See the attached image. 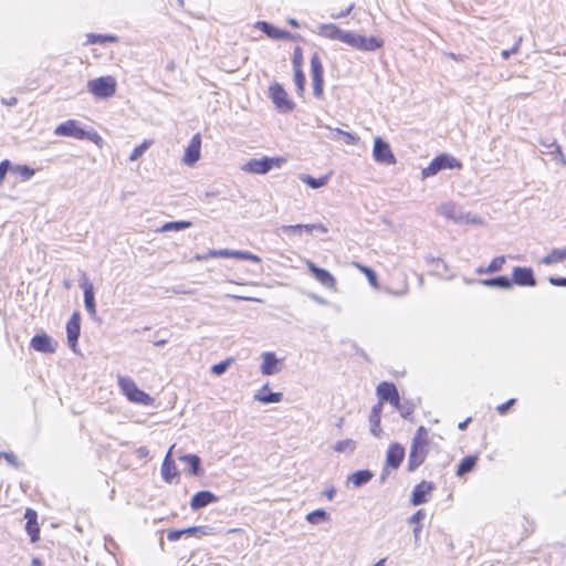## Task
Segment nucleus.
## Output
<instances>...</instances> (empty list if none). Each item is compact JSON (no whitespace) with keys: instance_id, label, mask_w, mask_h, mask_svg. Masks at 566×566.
<instances>
[{"instance_id":"35","label":"nucleus","mask_w":566,"mask_h":566,"mask_svg":"<svg viewBox=\"0 0 566 566\" xmlns=\"http://www.w3.org/2000/svg\"><path fill=\"white\" fill-rule=\"evenodd\" d=\"M281 361L276 359L274 356H265V359L262 364V373L264 375H272L280 370L279 365Z\"/></svg>"},{"instance_id":"25","label":"nucleus","mask_w":566,"mask_h":566,"mask_svg":"<svg viewBox=\"0 0 566 566\" xmlns=\"http://www.w3.org/2000/svg\"><path fill=\"white\" fill-rule=\"evenodd\" d=\"M283 398L281 392H271L269 385L262 386V388L254 395V399L262 403H276Z\"/></svg>"},{"instance_id":"50","label":"nucleus","mask_w":566,"mask_h":566,"mask_svg":"<svg viewBox=\"0 0 566 566\" xmlns=\"http://www.w3.org/2000/svg\"><path fill=\"white\" fill-rule=\"evenodd\" d=\"M88 43H96V42H105V41H114L115 38L111 35H96V34H88Z\"/></svg>"},{"instance_id":"43","label":"nucleus","mask_w":566,"mask_h":566,"mask_svg":"<svg viewBox=\"0 0 566 566\" xmlns=\"http://www.w3.org/2000/svg\"><path fill=\"white\" fill-rule=\"evenodd\" d=\"M277 233L287 235L295 234L301 237L303 234V228H301V224L282 226L277 229Z\"/></svg>"},{"instance_id":"48","label":"nucleus","mask_w":566,"mask_h":566,"mask_svg":"<svg viewBox=\"0 0 566 566\" xmlns=\"http://www.w3.org/2000/svg\"><path fill=\"white\" fill-rule=\"evenodd\" d=\"M522 41H523V38H522V36H520V38L516 40V42H515V44L513 45V48H511V49H509V50H503V51H502V53H501L502 57H503L504 60H507L512 54H515V53L518 51V49H520V45H521Z\"/></svg>"},{"instance_id":"6","label":"nucleus","mask_w":566,"mask_h":566,"mask_svg":"<svg viewBox=\"0 0 566 566\" xmlns=\"http://www.w3.org/2000/svg\"><path fill=\"white\" fill-rule=\"evenodd\" d=\"M87 91L98 99L109 98L116 93V81L113 76H101L87 82Z\"/></svg>"},{"instance_id":"46","label":"nucleus","mask_w":566,"mask_h":566,"mask_svg":"<svg viewBox=\"0 0 566 566\" xmlns=\"http://www.w3.org/2000/svg\"><path fill=\"white\" fill-rule=\"evenodd\" d=\"M301 228H303V233L312 234L314 231L321 232V233H327L328 229L322 223H311V224H301Z\"/></svg>"},{"instance_id":"24","label":"nucleus","mask_w":566,"mask_h":566,"mask_svg":"<svg viewBox=\"0 0 566 566\" xmlns=\"http://www.w3.org/2000/svg\"><path fill=\"white\" fill-rule=\"evenodd\" d=\"M438 213L442 217L452 220L453 222L458 223V220H461L462 218V209L459 208L453 202H444L441 203L438 209Z\"/></svg>"},{"instance_id":"4","label":"nucleus","mask_w":566,"mask_h":566,"mask_svg":"<svg viewBox=\"0 0 566 566\" xmlns=\"http://www.w3.org/2000/svg\"><path fill=\"white\" fill-rule=\"evenodd\" d=\"M56 136L73 137L76 139H88L95 144H99L102 137L94 130L87 132L80 126V123L75 119H69L61 123L54 129Z\"/></svg>"},{"instance_id":"33","label":"nucleus","mask_w":566,"mask_h":566,"mask_svg":"<svg viewBox=\"0 0 566 566\" xmlns=\"http://www.w3.org/2000/svg\"><path fill=\"white\" fill-rule=\"evenodd\" d=\"M374 474L369 470H359L354 472L348 480L355 485L360 486L373 479Z\"/></svg>"},{"instance_id":"49","label":"nucleus","mask_w":566,"mask_h":566,"mask_svg":"<svg viewBox=\"0 0 566 566\" xmlns=\"http://www.w3.org/2000/svg\"><path fill=\"white\" fill-rule=\"evenodd\" d=\"M230 363H231V359H226V360H223V361H221L219 364L213 365L212 366V373L214 375L223 374L227 370V368L229 367Z\"/></svg>"},{"instance_id":"44","label":"nucleus","mask_w":566,"mask_h":566,"mask_svg":"<svg viewBox=\"0 0 566 566\" xmlns=\"http://www.w3.org/2000/svg\"><path fill=\"white\" fill-rule=\"evenodd\" d=\"M505 264V256H496L494 258L491 263L485 268V272L489 273H495L500 270H502L503 265Z\"/></svg>"},{"instance_id":"23","label":"nucleus","mask_w":566,"mask_h":566,"mask_svg":"<svg viewBox=\"0 0 566 566\" xmlns=\"http://www.w3.org/2000/svg\"><path fill=\"white\" fill-rule=\"evenodd\" d=\"M217 501L218 497L212 492L200 491L191 497L190 506L192 510H199Z\"/></svg>"},{"instance_id":"62","label":"nucleus","mask_w":566,"mask_h":566,"mask_svg":"<svg viewBox=\"0 0 566 566\" xmlns=\"http://www.w3.org/2000/svg\"><path fill=\"white\" fill-rule=\"evenodd\" d=\"M209 258H213L212 255H209V251L205 254H197L195 256L196 260L198 261H203V260H208Z\"/></svg>"},{"instance_id":"55","label":"nucleus","mask_w":566,"mask_h":566,"mask_svg":"<svg viewBox=\"0 0 566 566\" xmlns=\"http://www.w3.org/2000/svg\"><path fill=\"white\" fill-rule=\"evenodd\" d=\"M361 270L366 273L369 283L371 285H376L377 284L376 273L371 269L366 268V266H361Z\"/></svg>"},{"instance_id":"53","label":"nucleus","mask_w":566,"mask_h":566,"mask_svg":"<svg viewBox=\"0 0 566 566\" xmlns=\"http://www.w3.org/2000/svg\"><path fill=\"white\" fill-rule=\"evenodd\" d=\"M301 64H302L301 49L296 48L294 50V55H293V66H294V70L301 69Z\"/></svg>"},{"instance_id":"56","label":"nucleus","mask_w":566,"mask_h":566,"mask_svg":"<svg viewBox=\"0 0 566 566\" xmlns=\"http://www.w3.org/2000/svg\"><path fill=\"white\" fill-rule=\"evenodd\" d=\"M0 458L6 459L11 464H17L18 458L13 452H0Z\"/></svg>"},{"instance_id":"29","label":"nucleus","mask_w":566,"mask_h":566,"mask_svg":"<svg viewBox=\"0 0 566 566\" xmlns=\"http://www.w3.org/2000/svg\"><path fill=\"white\" fill-rule=\"evenodd\" d=\"M566 259V248L565 249H553L547 255H545L541 263L545 265H552L556 263H560Z\"/></svg>"},{"instance_id":"10","label":"nucleus","mask_w":566,"mask_h":566,"mask_svg":"<svg viewBox=\"0 0 566 566\" xmlns=\"http://www.w3.org/2000/svg\"><path fill=\"white\" fill-rule=\"evenodd\" d=\"M324 67L321 57L317 53H314L311 57V76L313 81V94L317 98L323 97L324 93Z\"/></svg>"},{"instance_id":"45","label":"nucleus","mask_w":566,"mask_h":566,"mask_svg":"<svg viewBox=\"0 0 566 566\" xmlns=\"http://www.w3.org/2000/svg\"><path fill=\"white\" fill-rule=\"evenodd\" d=\"M150 144H151V142L144 140L139 146L135 147L134 150L132 151L130 156H129V160L135 161L139 157H142L143 154L148 149Z\"/></svg>"},{"instance_id":"61","label":"nucleus","mask_w":566,"mask_h":566,"mask_svg":"<svg viewBox=\"0 0 566 566\" xmlns=\"http://www.w3.org/2000/svg\"><path fill=\"white\" fill-rule=\"evenodd\" d=\"M353 8H354V4H350L346 10H342V12L339 14H337L335 18L346 17L347 14H349L352 12Z\"/></svg>"},{"instance_id":"12","label":"nucleus","mask_w":566,"mask_h":566,"mask_svg":"<svg viewBox=\"0 0 566 566\" xmlns=\"http://www.w3.org/2000/svg\"><path fill=\"white\" fill-rule=\"evenodd\" d=\"M436 490V484L432 481L422 480L417 483L411 492L410 503L418 506L427 503L432 492Z\"/></svg>"},{"instance_id":"41","label":"nucleus","mask_w":566,"mask_h":566,"mask_svg":"<svg viewBox=\"0 0 566 566\" xmlns=\"http://www.w3.org/2000/svg\"><path fill=\"white\" fill-rule=\"evenodd\" d=\"M294 82L297 93L302 95L305 91V75L302 69L294 70Z\"/></svg>"},{"instance_id":"20","label":"nucleus","mask_w":566,"mask_h":566,"mask_svg":"<svg viewBox=\"0 0 566 566\" xmlns=\"http://www.w3.org/2000/svg\"><path fill=\"white\" fill-rule=\"evenodd\" d=\"M306 265L322 285L329 289L335 286L336 280L327 270L316 266L312 261H306Z\"/></svg>"},{"instance_id":"37","label":"nucleus","mask_w":566,"mask_h":566,"mask_svg":"<svg viewBox=\"0 0 566 566\" xmlns=\"http://www.w3.org/2000/svg\"><path fill=\"white\" fill-rule=\"evenodd\" d=\"M192 226L190 221H171L166 222L160 229V232H168V231H180L188 229Z\"/></svg>"},{"instance_id":"28","label":"nucleus","mask_w":566,"mask_h":566,"mask_svg":"<svg viewBox=\"0 0 566 566\" xmlns=\"http://www.w3.org/2000/svg\"><path fill=\"white\" fill-rule=\"evenodd\" d=\"M478 460H479L478 455L464 457L458 465L457 475L461 478V476L465 475L467 473L471 472L474 469Z\"/></svg>"},{"instance_id":"51","label":"nucleus","mask_w":566,"mask_h":566,"mask_svg":"<svg viewBox=\"0 0 566 566\" xmlns=\"http://www.w3.org/2000/svg\"><path fill=\"white\" fill-rule=\"evenodd\" d=\"M10 161L3 160L0 163V185L3 182L8 170L10 169Z\"/></svg>"},{"instance_id":"2","label":"nucleus","mask_w":566,"mask_h":566,"mask_svg":"<svg viewBox=\"0 0 566 566\" xmlns=\"http://www.w3.org/2000/svg\"><path fill=\"white\" fill-rule=\"evenodd\" d=\"M431 441L430 431L424 426L418 427L411 440L407 470L415 472L422 465L429 453V446Z\"/></svg>"},{"instance_id":"38","label":"nucleus","mask_w":566,"mask_h":566,"mask_svg":"<svg viewBox=\"0 0 566 566\" xmlns=\"http://www.w3.org/2000/svg\"><path fill=\"white\" fill-rule=\"evenodd\" d=\"M426 516V513L423 510H418L416 513H413L411 515V517L409 518V522L411 524H415L416 527L413 530V533H415V536L418 537L420 532H421V522L422 520Z\"/></svg>"},{"instance_id":"16","label":"nucleus","mask_w":566,"mask_h":566,"mask_svg":"<svg viewBox=\"0 0 566 566\" xmlns=\"http://www.w3.org/2000/svg\"><path fill=\"white\" fill-rule=\"evenodd\" d=\"M405 448L397 442L389 444L386 454V467L394 470L398 469L405 459Z\"/></svg>"},{"instance_id":"64","label":"nucleus","mask_w":566,"mask_h":566,"mask_svg":"<svg viewBox=\"0 0 566 566\" xmlns=\"http://www.w3.org/2000/svg\"><path fill=\"white\" fill-rule=\"evenodd\" d=\"M2 103L8 105V106H13V105L17 104V98L15 97H10L8 101L2 99Z\"/></svg>"},{"instance_id":"30","label":"nucleus","mask_w":566,"mask_h":566,"mask_svg":"<svg viewBox=\"0 0 566 566\" xmlns=\"http://www.w3.org/2000/svg\"><path fill=\"white\" fill-rule=\"evenodd\" d=\"M84 305L86 311L91 316L96 315V306H95V297H94V287L93 284L85 283V293H84Z\"/></svg>"},{"instance_id":"63","label":"nucleus","mask_w":566,"mask_h":566,"mask_svg":"<svg viewBox=\"0 0 566 566\" xmlns=\"http://www.w3.org/2000/svg\"><path fill=\"white\" fill-rule=\"evenodd\" d=\"M470 421H471V418H467L464 421H462V422H460V423L458 424V428H459L460 430H464V429H467V427H468V424H469V422H470Z\"/></svg>"},{"instance_id":"26","label":"nucleus","mask_w":566,"mask_h":566,"mask_svg":"<svg viewBox=\"0 0 566 566\" xmlns=\"http://www.w3.org/2000/svg\"><path fill=\"white\" fill-rule=\"evenodd\" d=\"M255 27L263 31L269 38L274 40H282L290 36V33L285 30L277 29L265 21H259Z\"/></svg>"},{"instance_id":"42","label":"nucleus","mask_w":566,"mask_h":566,"mask_svg":"<svg viewBox=\"0 0 566 566\" xmlns=\"http://www.w3.org/2000/svg\"><path fill=\"white\" fill-rule=\"evenodd\" d=\"M327 518V513L324 510H315L306 515V521L311 524H317Z\"/></svg>"},{"instance_id":"40","label":"nucleus","mask_w":566,"mask_h":566,"mask_svg":"<svg viewBox=\"0 0 566 566\" xmlns=\"http://www.w3.org/2000/svg\"><path fill=\"white\" fill-rule=\"evenodd\" d=\"M356 448V442L352 439H345V440H342V441H338L335 447H334V450L337 451V452H353Z\"/></svg>"},{"instance_id":"1","label":"nucleus","mask_w":566,"mask_h":566,"mask_svg":"<svg viewBox=\"0 0 566 566\" xmlns=\"http://www.w3.org/2000/svg\"><path fill=\"white\" fill-rule=\"evenodd\" d=\"M318 34L331 40H338L360 51H376L384 45V41L378 38L344 31L332 23L319 25Z\"/></svg>"},{"instance_id":"54","label":"nucleus","mask_w":566,"mask_h":566,"mask_svg":"<svg viewBox=\"0 0 566 566\" xmlns=\"http://www.w3.org/2000/svg\"><path fill=\"white\" fill-rule=\"evenodd\" d=\"M184 535V530H170L167 533V538L170 542L178 541Z\"/></svg>"},{"instance_id":"31","label":"nucleus","mask_w":566,"mask_h":566,"mask_svg":"<svg viewBox=\"0 0 566 566\" xmlns=\"http://www.w3.org/2000/svg\"><path fill=\"white\" fill-rule=\"evenodd\" d=\"M481 283L489 287H500L503 290H510L513 286L512 280L507 276H497L493 279L482 280Z\"/></svg>"},{"instance_id":"7","label":"nucleus","mask_w":566,"mask_h":566,"mask_svg":"<svg viewBox=\"0 0 566 566\" xmlns=\"http://www.w3.org/2000/svg\"><path fill=\"white\" fill-rule=\"evenodd\" d=\"M460 167H461V163L458 161L454 157L447 155V154H441V155L437 156L429 164L428 167L422 169L421 175H422V178L426 179V178L437 175L440 170H442L444 168H460Z\"/></svg>"},{"instance_id":"60","label":"nucleus","mask_w":566,"mask_h":566,"mask_svg":"<svg viewBox=\"0 0 566 566\" xmlns=\"http://www.w3.org/2000/svg\"><path fill=\"white\" fill-rule=\"evenodd\" d=\"M81 274H82L81 286L85 291V283L86 284H92V283L88 281V277L84 271H82Z\"/></svg>"},{"instance_id":"11","label":"nucleus","mask_w":566,"mask_h":566,"mask_svg":"<svg viewBox=\"0 0 566 566\" xmlns=\"http://www.w3.org/2000/svg\"><path fill=\"white\" fill-rule=\"evenodd\" d=\"M269 95L275 107L281 113H287L294 109V103L289 99L287 93L279 83L270 85Z\"/></svg>"},{"instance_id":"27","label":"nucleus","mask_w":566,"mask_h":566,"mask_svg":"<svg viewBox=\"0 0 566 566\" xmlns=\"http://www.w3.org/2000/svg\"><path fill=\"white\" fill-rule=\"evenodd\" d=\"M381 405H376L373 407L370 415H369V423H370V431L375 437H380L381 434Z\"/></svg>"},{"instance_id":"32","label":"nucleus","mask_w":566,"mask_h":566,"mask_svg":"<svg viewBox=\"0 0 566 566\" xmlns=\"http://www.w3.org/2000/svg\"><path fill=\"white\" fill-rule=\"evenodd\" d=\"M332 133L336 134L332 137V139L338 140L339 137L344 138L345 144L347 145H356L359 142V137L353 133L345 132L340 128H332L327 127Z\"/></svg>"},{"instance_id":"5","label":"nucleus","mask_w":566,"mask_h":566,"mask_svg":"<svg viewBox=\"0 0 566 566\" xmlns=\"http://www.w3.org/2000/svg\"><path fill=\"white\" fill-rule=\"evenodd\" d=\"M286 163V159L284 157H262V158H253L247 161L242 167L241 170L254 174V175H265L268 174L272 168L276 167L280 168L283 164Z\"/></svg>"},{"instance_id":"13","label":"nucleus","mask_w":566,"mask_h":566,"mask_svg":"<svg viewBox=\"0 0 566 566\" xmlns=\"http://www.w3.org/2000/svg\"><path fill=\"white\" fill-rule=\"evenodd\" d=\"M209 255L220 256V258H233L239 260L252 261L255 263L261 262V258L256 254L247 251L239 250H230V249H220V250H209Z\"/></svg>"},{"instance_id":"52","label":"nucleus","mask_w":566,"mask_h":566,"mask_svg":"<svg viewBox=\"0 0 566 566\" xmlns=\"http://www.w3.org/2000/svg\"><path fill=\"white\" fill-rule=\"evenodd\" d=\"M514 403H515V399L512 398V399L507 400L506 402L499 405L496 410L500 415H505L507 412V410L510 409V407L513 406Z\"/></svg>"},{"instance_id":"22","label":"nucleus","mask_w":566,"mask_h":566,"mask_svg":"<svg viewBox=\"0 0 566 566\" xmlns=\"http://www.w3.org/2000/svg\"><path fill=\"white\" fill-rule=\"evenodd\" d=\"M539 144L543 147L544 153L553 155L556 160H558L563 166H566V157L556 139H542Z\"/></svg>"},{"instance_id":"57","label":"nucleus","mask_w":566,"mask_h":566,"mask_svg":"<svg viewBox=\"0 0 566 566\" xmlns=\"http://www.w3.org/2000/svg\"><path fill=\"white\" fill-rule=\"evenodd\" d=\"M548 281L554 286H565L566 287V277H554V276H551L548 279Z\"/></svg>"},{"instance_id":"39","label":"nucleus","mask_w":566,"mask_h":566,"mask_svg":"<svg viewBox=\"0 0 566 566\" xmlns=\"http://www.w3.org/2000/svg\"><path fill=\"white\" fill-rule=\"evenodd\" d=\"M458 223L459 224L482 226L484 222L480 217L462 211V218H461V220H458Z\"/></svg>"},{"instance_id":"17","label":"nucleus","mask_w":566,"mask_h":566,"mask_svg":"<svg viewBox=\"0 0 566 566\" xmlns=\"http://www.w3.org/2000/svg\"><path fill=\"white\" fill-rule=\"evenodd\" d=\"M81 331V317L74 313L66 324L67 343L73 352H76L77 339Z\"/></svg>"},{"instance_id":"59","label":"nucleus","mask_w":566,"mask_h":566,"mask_svg":"<svg viewBox=\"0 0 566 566\" xmlns=\"http://www.w3.org/2000/svg\"><path fill=\"white\" fill-rule=\"evenodd\" d=\"M202 531V527H199V526H191V527H188V528H185L184 530V534H196L198 532H201Z\"/></svg>"},{"instance_id":"34","label":"nucleus","mask_w":566,"mask_h":566,"mask_svg":"<svg viewBox=\"0 0 566 566\" xmlns=\"http://www.w3.org/2000/svg\"><path fill=\"white\" fill-rule=\"evenodd\" d=\"M300 179L304 184H306L308 187H311L313 189H318V188L324 187L328 182L329 176L325 175L319 178H314L310 175H301Z\"/></svg>"},{"instance_id":"3","label":"nucleus","mask_w":566,"mask_h":566,"mask_svg":"<svg viewBox=\"0 0 566 566\" xmlns=\"http://www.w3.org/2000/svg\"><path fill=\"white\" fill-rule=\"evenodd\" d=\"M117 384L122 394L130 402L143 406H151L154 403V398L144 390L139 389L137 384L132 378L127 376H118Z\"/></svg>"},{"instance_id":"9","label":"nucleus","mask_w":566,"mask_h":566,"mask_svg":"<svg viewBox=\"0 0 566 566\" xmlns=\"http://www.w3.org/2000/svg\"><path fill=\"white\" fill-rule=\"evenodd\" d=\"M378 403L384 406L385 402L391 403L396 409L400 410V396L397 387L392 382L381 381L376 389Z\"/></svg>"},{"instance_id":"58","label":"nucleus","mask_w":566,"mask_h":566,"mask_svg":"<svg viewBox=\"0 0 566 566\" xmlns=\"http://www.w3.org/2000/svg\"><path fill=\"white\" fill-rule=\"evenodd\" d=\"M323 494H324V496H325L327 500L332 501V500L334 499L335 494H336V490H335V488H334V486H331V488H327V489L324 491V493H323Z\"/></svg>"},{"instance_id":"15","label":"nucleus","mask_w":566,"mask_h":566,"mask_svg":"<svg viewBox=\"0 0 566 566\" xmlns=\"http://www.w3.org/2000/svg\"><path fill=\"white\" fill-rule=\"evenodd\" d=\"M201 136L196 134L190 139L182 157L184 164L193 166L200 159Z\"/></svg>"},{"instance_id":"21","label":"nucleus","mask_w":566,"mask_h":566,"mask_svg":"<svg viewBox=\"0 0 566 566\" xmlns=\"http://www.w3.org/2000/svg\"><path fill=\"white\" fill-rule=\"evenodd\" d=\"M161 476L167 483H172L175 480H178L179 471L175 461L171 458V449L166 454L163 464H161Z\"/></svg>"},{"instance_id":"14","label":"nucleus","mask_w":566,"mask_h":566,"mask_svg":"<svg viewBox=\"0 0 566 566\" xmlns=\"http://www.w3.org/2000/svg\"><path fill=\"white\" fill-rule=\"evenodd\" d=\"M30 346L35 352L54 353L56 350L57 343L48 334L42 333L32 337Z\"/></svg>"},{"instance_id":"36","label":"nucleus","mask_w":566,"mask_h":566,"mask_svg":"<svg viewBox=\"0 0 566 566\" xmlns=\"http://www.w3.org/2000/svg\"><path fill=\"white\" fill-rule=\"evenodd\" d=\"M181 461L189 464V473L192 475H198L200 473V458L196 454H186L182 455Z\"/></svg>"},{"instance_id":"19","label":"nucleus","mask_w":566,"mask_h":566,"mask_svg":"<svg viewBox=\"0 0 566 566\" xmlns=\"http://www.w3.org/2000/svg\"><path fill=\"white\" fill-rule=\"evenodd\" d=\"M27 520L25 531L30 536L32 543L40 539V526L38 523V513L33 509H27L24 513Z\"/></svg>"},{"instance_id":"47","label":"nucleus","mask_w":566,"mask_h":566,"mask_svg":"<svg viewBox=\"0 0 566 566\" xmlns=\"http://www.w3.org/2000/svg\"><path fill=\"white\" fill-rule=\"evenodd\" d=\"M15 172H18L24 180L30 179L34 176V169L30 168L29 166H17L14 168Z\"/></svg>"},{"instance_id":"18","label":"nucleus","mask_w":566,"mask_h":566,"mask_svg":"<svg viewBox=\"0 0 566 566\" xmlns=\"http://www.w3.org/2000/svg\"><path fill=\"white\" fill-rule=\"evenodd\" d=\"M513 283L521 286H535L536 280L531 268L515 266L512 272Z\"/></svg>"},{"instance_id":"8","label":"nucleus","mask_w":566,"mask_h":566,"mask_svg":"<svg viewBox=\"0 0 566 566\" xmlns=\"http://www.w3.org/2000/svg\"><path fill=\"white\" fill-rule=\"evenodd\" d=\"M373 158L376 163L381 165L391 166L397 163L390 145L381 137H376L374 139Z\"/></svg>"}]
</instances>
